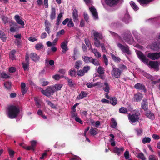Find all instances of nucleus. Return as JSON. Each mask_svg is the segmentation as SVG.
<instances>
[{"instance_id":"obj_1","label":"nucleus","mask_w":160,"mask_h":160,"mask_svg":"<svg viewBox=\"0 0 160 160\" xmlns=\"http://www.w3.org/2000/svg\"><path fill=\"white\" fill-rule=\"evenodd\" d=\"M136 52L139 58L144 63L148 65L150 68L153 69L157 71L159 70V64L158 61H150L148 62V59L141 52L137 50Z\"/></svg>"},{"instance_id":"obj_2","label":"nucleus","mask_w":160,"mask_h":160,"mask_svg":"<svg viewBox=\"0 0 160 160\" xmlns=\"http://www.w3.org/2000/svg\"><path fill=\"white\" fill-rule=\"evenodd\" d=\"M20 112L18 107L12 105L8 108V114L9 117L11 119L15 118Z\"/></svg>"},{"instance_id":"obj_3","label":"nucleus","mask_w":160,"mask_h":160,"mask_svg":"<svg viewBox=\"0 0 160 160\" xmlns=\"http://www.w3.org/2000/svg\"><path fill=\"white\" fill-rule=\"evenodd\" d=\"M101 87L106 92L105 94V97L107 99H109V97L108 94L110 90V86L107 81H105L104 82H102L101 84Z\"/></svg>"},{"instance_id":"obj_4","label":"nucleus","mask_w":160,"mask_h":160,"mask_svg":"<svg viewBox=\"0 0 160 160\" xmlns=\"http://www.w3.org/2000/svg\"><path fill=\"white\" fill-rule=\"evenodd\" d=\"M92 33L94 36V43L96 47H99L100 46V36L99 33L93 30Z\"/></svg>"},{"instance_id":"obj_5","label":"nucleus","mask_w":160,"mask_h":160,"mask_svg":"<svg viewBox=\"0 0 160 160\" xmlns=\"http://www.w3.org/2000/svg\"><path fill=\"white\" fill-rule=\"evenodd\" d=\"M140 115V113L137 111L134 113L128 115V117L129 121L132 123L138 121L139 116Z\"/></svg>"},{"instance_id":"obj_6","label":"nucleus","mask_w":160,"mask_h":160,"mask_svg":"<svg viewBox=\"0 0 160 160\" xmlns=\"http://www.w3.org/2000/svg\"><path fill=\"white\" fill-rule=\"evenodd\" d=\"M122 73L121 71L120 70L119 68L113 67L111 74L113 78H120Z\"/></svg>"},{"instance_id":"obj_7","label":"nucleus","mask_w":160,"mask_h":160,"mask_svg":"<svg viewBox=\"0 0 160 160\" xmlns=\"http://www.w3.org/2000/svg\"><path fill=\"white\" fill-rule=\"evenodd\" d=\"M117 45L122 52L126 53L129 55L131 54V52L129 49V48L128 46H124L119 43H118Z\"/></svg>"},{"instance_id":"obj_8","label":"nucleus","mask_w":160,"mask_h":160,"mask_svg":"<svg viewBox=\"0 0 160 160\" xmlns=\"http://www.w3.org/2000/svg\"><path fill=\"white\" fill-rule=\"evenodd\" d=\"M124 39L128 43L131 44L133 42L132 35L130 32L124 34L123 36Z\"/></svg>"},{"instance_id":"obj_9","label":"nucleus","mask_w":160,"mask_h":160,"mask_svg":"<svg viewBox=\"0 0 160 160\" xmlns=\"http://www.w3.org/2000/svg\"><path fill=\"white\" fill-rule=\"evenodd\" d=\"M147 56L148 58L152 60H157L160 58V52L153 53H149Z\"/></svg>"},{"instance_id":"obj_10","label":"nucleus","mask_w":160,"mask_h":160,"mask_svg":"<svg viewBox=\"0 0 160 160\" xmlns=\"http://www.w3.org/2000/svg\"><path fill=\"white\" fill-rule=\"evenodd\" d=\"M54 92L52 87H49L45 90H42L41 91L43 94L48 97L50 96L51 94L53 93Z\"/></svg>"},{"instance_id":"obj_11","label":"nucleus","mask_w":160,"mask_h":160,"mask_svg":"<svg viewBox=\"0 0 160 160\" xmlns=\"http://www.w3.org/2000/svg\"><path fill=\"white\" fill-rule=\"evenodd\" d=\"M119 0H104L106 4L112 7L117 5Z\"/></svg>"},{"instance_id":"obj_12","label":"nucleus","mask_w":160,"mask_h":160,"mask_svg":"<svg viewBox=\"0 0 160 160\" xmlns=\"http://www.w3.org/2000/svg\"><path fill=\"white\" fill-rule=\"evenodd\" d=\"M150 48L154 51H158L160 49V42H159L152 43L150 46Z\"/></svg>"},{"instance_id":"obj_13","label":"nucleus","mask_w":160,"mask_h":160,"mask_svg":"<svg viewBox=\"0 0 160 160\" xmlns=\"http://www.w3.org/2000/svg\"><path fill=\"white\" fill-rule=\"evenodd\" d=\"M89 9L94 19H98V17L96 11V10L95 8L93 6H92L89 7Z\"/></svg>"},{"instance_id":"obj_14","label":"nucleus","mask_w":160,"mask_h":160,"mask_svg":"<svg viewBox=\"0 0 160 160\" xmlns=\"http://www.w3.org/2000/svg\"><path fill=\"white\" fill-rule=\"evenodd\" d=\"M68 42L67 41H65L62 42L61 44V47L63 49L62 53H65L68 50Z\"/></svg>"},{"instance_id":"obj_15","label":"nucleus","mask_w":160,"mask_h":160,"mask_svg":"<svg viewBox=\"0 0 160 160\" xmlns=\"http://www.w3.org/2000/svg\"><path fill=\"white\" fill-rule=\"evenodd\" d=\"M122 20L126 24L128 23L131 21L129 15L127 11H126V13L124 15L123 18H122Z\"/></svg>"},{"instance_id":"obj_16","label":"nucleus","mask_w":160,"mask_h":160,"mask_svg":"<svg viewBox=\"0 0 160 160\" xmlns=\"http://www.w3.org/2000/svg\"><path fill=\"white\" fill-rule=\"evenodd\" d=\"M134 88L137 89L144 90L145 92L146 91L144 85L141 83H138L134 85Z\"/></svg>"},{"instance_id":"obj_17","label":"nucleus","mask_w":160,"mask_h":160,"mask_svg":"<svg viewBox=\"0 0 160 160\" xmlns=\"http://www.w3.org/2000/svg\"><path fill=\"white\" fill-rule=\"evenodd\" d=\"M124 151L123 147L118 148L117 147L115 148L113 150V152L118 155H120L121 153H122Z\"/></svg>"},{"instance_id":"obj_18","label":"nucleus","mask_w":160,"mask_h":160,"mask_svg":"<svg viewBox=\"0 0 160 160\" xmlns=\"http://www.w3.org/2000/svg\"><path fill=\"white\" fill-rule=\"evenodd\" d=\"M72 17L74 22H77L78 20V12L76 9H74L73 10Z\"/></svg>"},{"instance_id":"obj_19","label":"nucleus","mask_w":160,"mask_h":160,"mask_svg":"<svg viewBox=\"0 0 160 160\" xmlns=\"http://www.w3.org/2000/svg\"><path fill=\"white\" fill-rule=\"evenodd\" d=\"M14 19L18 24L22 26L24 25V21L20 19V17L18 15H16L15 16Z\"/></svg>"},{"instance_id":"obj_20","label":"nucleus","mask_w":160,"mask_h":160,"mask_svg":"<svg viewBox=\"0 0 160 160\" xmlns=\"http://www.w3.org/2000/svg\"><path fill=\"white\" fill-rule=\"evenodd\" d=\"M30 58L34 61H36L39 59V57L35 53H31L30 55Z\"/></svg>"},{"instance_id":"obj_21","label":"nucleus","mask_w":160,"mask_h":160,"mask_svg":"<svg viewBox=\"0 0 160 160\" xmlns=\"http://www.w3.org/2000/svg\"><path fill=\"white\" fill-rule=\"evenodd\" d=\"M50 16L51 20H53L55 19L56 18V10L54 8H52L51 13Z\"/></svg>"},{"instance_id":"obj_22","label":"nucleus","mask_w":160,"mask_h":160,"mask_svg":"<svg viewBox=\"0 0 160 160\" xmlns=\"http://www.w3.org/2000/svg\"><path fill=\"white\" fill-rule=\"evenodd\" d=\"M89 133L92 136H95L98 132V130L96 128L92 127L89 130Z\"/></svg>"},{"instance_id":"obj_23","label":"nucleus","mask_w":160,"mask_h":160,"mask_svg":"<svg viewBox=\"0 0 160 160\" xmlns=\"http://www.w3.org/2000/svg\"><path fill=\"white\" fill-rule=\"evenodd\" d=\"M82 58L83 61L86 63L91 62L92 59L91 57H89L85 56H82Z\"/></svg>"},{"instance_id":"obj_24","label":"nucleus","mask_w":160,"mask_h":160,"mask_svg":"<svg viewBox=\"0 0 160 160\" xmlns=\"http://www.w3.org/2000/svg\"><path fill=\"white\" fill-rule=\"evenodd\" d=\"M21 88L22 94L24 95L26 93L27 91V89L26 88V85L25 83L22 82L21 83Z\"/></svg>"},{"instance_id":"obj_25","label":"nucleus","mask_w":160,"mask_h":160,"mask_svg":"<svg viewBox=\"0 0 160 160\" xmlns=\"http://www.w3.org/2000/svg\"><path fill=\"white\" fill-rule=\"evenodd\" d=\"M153 0H138V2L142 6L148 4Z\"/></svg>"},{"instance_id":"obj_26","label":"nucleus","mask_w":160,"mask_h":160,"mask_svg":"<svg viewBox=\"0 0 160 160\" xmlns=\"http://www.w3.org/2000/svg\"><path fill=\"white\" fill-rule=\"evenodd\" d=\"M110 55L113 59L115 62H119L121 61V59L118 57H116L113 54L111 53Z\"/></svg>"},{"instance_id":"obj_27","label":"nucleus","mask_w":160,"mask_h":160,"mask_svg":"<svg viewBox=\"0 0 160 160\" xmlns=\"http://www.w3.org/2000/svg\"><path fill=\"white\" fill-rule=\"evenodd\" d=\"M146 116L150 119H153L154 118V115L149 111L145 112Z\"/></svg>"},{"instance_id":"obj_28","label":"nucleus","mask_w":160,"mask_h":160,"mask_svg":"<svg viewBox=\"0 0 160 160\" xmlns=\"http://www.w3.org/2000/svg\"><path fill=\"white\" fill-rule=\"evenodd\" d=\"M62 86V84L58 83L55 85L52 88L54 91H56L60 90Z\"/></svg>"},{"instance_id":"obj_29","label":"nucleus","mask_w":160,"mask_h":160,"mask_svg":"<svg viewBox=\"0 0 160 160\" xmlns=\"http://www.w3.org/2000/svg\"><path fill=\"white\" fill-rule=\"evenodd\" d=\"M109 99H110V103L113 105H116L118 102L117 100L115 97H112L111 98H109Z\"/></svg>"},{"instance_id":"obj_30","label":"nucleus","mask_w":160,"mask_h":160,"mask_svg":"<svg viewBox=\"0 0 160 160\" xmlns=\"http://www.w3.org/2000/svg\"><path fill=\"white\" fill-rule=\"evenodd\" d=\"M109 136L112 138L109 140V141L111 142V146H114L115 145V143L114 139V136L112 134H110L109 135Z\"/></svg>"},{"instance_id":"obj_31","label":"nucleus","mask_w":160,"mask_h":160,"mask_svg":"<svg viewBox=\"0 0 160 160\" xmlns=\"http://www.w3.org/2000/svg\"><path fill=\"white\" fill-rule=\"evenodd\" d=\"M142 107L145 112L148 111V102L146 101L143 100L142 103Z\"/></svg>"},{"instance_id":"obj_32","label":"nucleus","mask_w":160,"mask_h":160,"mask_svg":"<svg viewBox=\"0 0 160 160\" xmlns=\"http://www.w3.org/2000/svg\"><path fill=\"white\" fill-rule=\"evenodd\" d=\"M0 38L3 42H5L7 38L6 36L4 33L1 31H0Z\"/></svg>"},{"instance_id":"obj_33","label":"nucleus","mask_w":160,"mask_h":160,"mask_svg":"<svg viewBox=\"0 0 160 160\" xmlns=\"http://www.w3.org/2000/svg\"><path fill=\"white\" fill-rule=\"evenodd\" d=\"M10 31L12 32H15L16 31V28L17 26V24L16 23H13L12 25H10Z\"/></svg>"},{"instance_id":"obj_34","label":"nucleus","mask_w":160,"mask_h":160,"mask_svg":"<svg viewBox=\"0 0 160 160\" xmlns=\"http://www.w3.org/2000/svg\"><path fill=\"white\" fill-rule=\"evenodd\" d=\"M89 50L93 52L96 57L99 58L100 57L99 52H98L97 50L95 49H93L92 48L89 49Z\"/></svg>"},{"instance_id":"obj_35","label":"nucleus","mask_w":160,"mask_h":160,"mask_svg":"<svg viewBox=\"0 0 160 160\" xmlns=\"http://www.w3.org/2000/svg\"><path fill=\"white\" fill-rule=\"evenodd\" d=\"M82 64V61L80 60L77 61L75 63V67L76 69H78L81 66Z\"/></svg>"},{"instance_id":"obj_36","label":"nucleus","mask_w":160,"mask_h":160,"mask_svg":"<svg viewBox=\"0 0 160 160\" xmlns=\"http://www.w3.org/2000/svg\"><path fill=\"white\" fill-rule=\"evenodd\" d=\"M128 111L127 109L124 107H121L119 109V112L120 113L125 114L128 112Z\"/></svg>"},{"instance_id":"obj_37","label":"nucleus","mask_w":160,"mask_h":160,"mask_svg":"<svg viewBox=\"0 0 160 160\" xmlns=\"http://www.w3.org/2000/svg\"><path fill=\"white\" fill-rule=\"evenodd\" d=\"M65 79L67 80L68 84L70 87H72L74 85V83L73 81L70 79H69L67 77H64Z\"/></svg>"},{"instance_id":"obj_38","label":"nucleus","mask_w":160,"mask_h":160,"mask_svg":"<svg viewBox=\"0 0 160 160\" xmlns=\"http://www.w3.org/2000/svg\"><path fill=\"white\" fill-rule=\"evenodd\" d=\"M135 98L136 101H139L142 99V95L140 93L136 94L135 95Z\"/></svg>"},{"instance_id":"obj_39","label":"nucleus","mask_w":160,"mask_h":160,"mask_svg":"<svg viewBox=\"0 0 160 160\" xmlns=\"http://www.w3.org/2000/svg\"><path fill=\"white\" fill-rule=\"evenodd\" d=\"M87 95V94L85 92L82 91L79 95L77 97V98L79 99H82L84 97H86Z\"/></svg>"},{"instance_id":"obj_40","label":"nucleus","mask_w":160,"mask_h":160,"mask_svg":"<svg viewBox=\"0 0 160 160\" xmlns=\"http://www.w3.org/2000/svg\"><path fill=\"white\" fill-rule=\"evenodd\" d=\"M104 73V68L101 67V79H104L105 78V76L103 75Z\"/></svg>"},{"instance_id":"obj_41","label":"nucleus","mask_w":160,"mask_h":160,"mask_svg":"<svg viewBox=\"0 0 160 160\" xmlns=\"http://www.w3.org/2000/svg\"><path fill=\"white\" fill-rule=\"evenodd\" d=\"M130 4L132 7V8L136 11L138 10L139 9L138 7L137 6V5L135 4V3L132 1H131L130 2Z\"/></svg>"},{"instance_id":"obj_42","label":"nucleus","mask_w":160,"mask_h":160,"mask_svg":"<svg viewBox=\"0 0 160 160\" xmlns=\"http://www.w3.org/2000/svg\"><path fill=\"white\" fill-rule=\"evenodd\" d=\"M119 68L120 69V70L121 71L122 73L124 70H127V67L125 65L123 64L119 65Z\"/></svg>"},{"instance_id":"obj_43","label":"nucleus","mask_w":160,"mask_h":160,"mask_svg":"<svg viewBox=\"0 0 160 160\" xmlns=\"http://www.w3.org/2000/svg\"><path fill=\"white\" fill-rule=\"evenodd\" d=\"M112 122L111 125L112 128H115L117 126V123L115 120L114 118H112L111 119Z\"/></svg>"},{"instance_id":"obj_44","label":"nucleus","mask_w":160,"mask_h":160,"mask_svg":"<svg viewBox=\"0 0 160 160\" xmlns=\"http://www.w3.org/2000/svg\"><path fill=\"white\" fill-rule=\"evenodd\" d=\"M64 76H60L58 74H56L55 75H54L52 76V78L54 79L55 80H59L61 77H63Z\"/></svg>"},{"instance_id":"obj_45","label":"nucleus","mask_w":160,"mask_h":160,"mask_svg":"<svg viewBox=\"0 0 160 160\" xmlns=\"http://www.w3.org/2000/svg\"><path fill=\"white\" fill-rule=\"evenodd\" d=\"M43 48V45L42 43H39L37 44L35 46V48L38 50H40L41 49Z\"/></svg>"},{"instance_id":"obj_46","label":"nucleus","mask_w":160,"mask_h":160,"mask_svg":"<svg viewBox=\"0 0 160 160\" xmlns=\"http://www.w3.org/2000/svg\"><path fill=\"white\" fill-rule=\"evenodd\" d=\"M4 85L7 89H9L11 88V83L10 82H6L4 83Z\"/></svg>"},{"instance_id":"obj_47","label":"nucleus","mask_w":160,"mask_h":160,"mask_svg":"<svg viewBox=\"0 0 160 160\" xmlns=\"http://www.w3.org/2000/svg\"><path fill=\"white\" fill-rule=\"evenodd\" d=\"M23 68L25 71H28V70L29 62L22 63Z\"/></svg>"},{"instance_id":"obj_48","label":"nucleus","mask_w":160,"mask_h":160,"mask_svg":"<svg viewBox=\"0 0 160 160\" xmlns=\"http://www.w3.org/2000/svg\"><path fill=\"white\" fill-rule=\"evenodd\" d=\"M34 100L35 102V105L38 108H40L41 105L40 104L39 101L38 100V98L35 97L34 98Z\"/></svg>"},{"instance_id":"obj_49","label":"nucleus","mask_w":160,"mask_h":160,"mask_svg":"<svg viewBox=\"0 0 160 160\" xmlns=\"http://www.w3.org/2000/svg\"><path fill=\"white\" fill-rule=\"evenodd\" d=\"M103 62L105 63L106 65L107 66L108 65V59L107 58L106 55L105 54L103 55Z\"/></svg>"},{"instance_id":"obj_50","label":"nucleus","mask_w":160,"mask_h":160,"mask_svg":"<svg viewBox=\"0 0 160 160\" xmlns=\"http://www.w3.org/2000/svg\"><path fill=\"white\" fill-rule=\"evenodd\" d=\"M151 141V139L149 137L144 138L142 140V142L143 143H149Z\"/></svg>"},{"instance_id":"obj_51","label":"nucleus","mask_w":160,"mask_h":160,"mask_svg":"<svg viewBox=\"0 0 160 160\" xmlns=\"http://www.w3.org/2000/svg\"><path fill=\"white\" fill-rule=\"evenodd\" d=\"M91 62L96 66L98 65H99V62L95 59H94L92 58Z\"/></svg>"},{"instance_id":"obj_52","label":"nucleus","mask_w":160,"mask_h":160,"mask_svg":"<svg viewBox=\"0 0 160 160\" xmlns=\"http://www.w3.org/2000/svg\"><path fill=\"white\" fill-rule=\"evenodd\" d=\"M0 76L1 77L4 78H7L9 77V76L8 75L3 72L1 73Z\"/></svg>"},{"instance_id":"obj_53","label":"nucleus","mask_w":160,"mask_h":160,"mask_svg":"<svg viewBox=\"0 0 160 160\" xmlns=\"http://www.w3.org/2000/svg\"><path fill=\"white\" fill-rule=\"evenodd\" d=\"M90 67L88 66H84L83 69L82 70L83 71L84 73H87L90 69Z\"/></svg>"},{"instance_id":"obj_54","label":"nucleus","mask_w":160,"mask_h":160,"mask_svg":"<svg viewBox=\"0 0 160 160\" xmlns=\"http://www.w3.org/2000/svg\"><path fill=\"white\" fill-rule=\"evenodd\" d=\"M70 75L72 77H74L76 75V72L74 70H71L69 72Z\"/></svg>"},{"instance_id":"obj_55","label":"nucleus","mask_w":160,"mask_h":160,"mask_svg":"<svg viewBox=\"0 0 160 160\" xmlns=\"http://www.w3.org/2000/svg\"><path fill=\"white\" fill-rule=\"evenodd\" d=\"M138 157L142 160H146V158L142 153H139L138 155Z\"/></svg>"},{"instance_id":"obj_56","label":"nucleus","mask_w":160,"mask_h":160,"mask_svg":"<svg viewBox=\"0 0 160 160\" xmlns=\"http://www.w3.org/2000/svg\"><path fill=\"white\" fill-rule=\"evenodd\" d=\"M133 34L134 35V36L137 39V41L138 42H140V39L139 38V37H138V34L137 32L136 31H133Z\"/></svg>"},{"instance_id":"obj_57","label":"nucleus","mask_w":160,"mask_h":160,"mask_svg":"<svg viewBox=\"0 0 160 160\" xmlns=\"http://www.w3.org/2000/svg\"><path fill=\"white\" fill-rule=\"evenodd\" d=\"M31 147L33 150H34V148L35 147L36 145L37 142L36 141L33 140L31 141Z\"/></svg>"},{"instance_id":"obj_58","label":"nucleus","mask_w":160,"mask_h":160,"mask_svg":"<svg viewBox=\"0 0 160 160\" xmlns=\"http://www.w3.org/2000/svg\"><path fill=\"white\" fill-rule=\"evenodd\" d=\"M85 42L86 45L89 48H90L89 49L92 48H91V45L88 39H85Z\"/></svg>"},{"instance_id":"obj_59","label":"nucleus","mask_w":160,"mask_h":160,"mask_svg":"<svg viewBox=\"0 0 160 160\" xmlns=\"http://www.w3.org/2000/svg\"><path fill=\"white\" fill-rule=\"evenodd\" d=\"M65 33V31L64 29H62L58 32L57 33V36L58 37L62 35L63 34Z\"/></svg>"},{"instance_id":"obj_60","label":"nucleus","mask_w":160,"mask_h":160,"mask_svg":"<svg viewBox=\"0 0 160 160\" xmlns=\"http://www.w3.org/2000/svg\"><path fill=\"white\" fill-rule=\"evenodd\" d=\"M98 85L97 83L94 84L92 83H88L87 84V86L88 88H91L93 87Z\"/></svg>"},{"instance_id":"obj_61","label":"nucleus","mask_w":160,"mask_h":160,"mask_svg":"<svg viewBox=\"0 0 160 160\" xmlns=\"http://www.w3.org/2000/svg\"><path fill=\"white\" fill-rule=\"evenodd\" d=\"M157 157L154 155H150L149 157V160H157Z\"/></svg>"},{"instance_id":"obj_62","label":"nucleus","mask_w":160,"mask_h":160,"mask_svg":"<svg viewBox=\"0 0 160 160\" xmlns=\"http://www.w3.org/2000/svg\"><path fill=\"white\" fill-rule=\"evenodd\" d=\"M85 73L82 70H79L78 71L77 74L79 76H82L84 75Z\"/></svg>"},{"instance_id":"obj_63","label":"nucleus","mask_w":160,"mask_h":160,"mask_svg":"<svg viewBox=\"0 0 160 160\" xmlns=\"http://www.w3.org/2000/svg\"><path fill=\"white\" fill-rule=\"evenodd\" d=\"M124 155L126 159H129L130 157L129 152L127 151H126Z\"/></svg>"},{"instance_id":"obj_64","label":"nucleus","mask_w":160,"mask_h":160,"mask_svg":"<svg viewBox=\"0 0 160 160\" xmlns=\"http://www.w3.org/2000/svg\"><path fill=\"white\" fill-rule=\"evenodd\" d=\"M46 102L47 103L48 105L50 106L52 108H55L56 106L55 105L52 103L50 101L48 100H46Z\"/></svg>"}]
</instances>
